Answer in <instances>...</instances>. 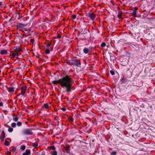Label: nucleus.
I'll return each instance as SVG.
<instances>
[{"instance_id":"nucleus-22","label":"nucleus","mask_w":155,"mask_h":155,"mask_svg":"<svg viewBox=\"0 0 155 155\" xmlns=\"http://www.w3.org/2000/svg\"><path fill=\"white\" fill-rule=\"evenodd\" d=\"M45 52L46 54H48L50 53V51L48 48L46 49L45 51Z\"/></svg>"},{"instance_id":"nucleus-14","label":"nucleus","mask_w":155,"mask_h":155,"mask_svg":"<svg viewBox=\"0 0 155 155\" xmlns=\"http://www.w3.org/2000/svg\"><path fill=\"white\" fill-rule=\"evenodd\" d=\"M14 88L13 87H10L8 88V91L9 92H12L14 91Z\"/></svg>"},{"instance_id":"nucleus-13","label":"nucleus","mask_w":155,"mask_h":155,"mask_svg":"<svg viewBox=\"0 0 155 155\" xmlns=\"http://www.w3.org/2000/svg\"><path fill=\"white\" fill-rule=\"evenodd\" d=\"M33 147L35 148H37L38 147V143L37 142H36L33 144Z\"/></svg>"},{"instance_id":"nucleus-32","label":"nucleus","mask_w":155,"mask_h":155,"mask_svg":"<svg viewBox=\"0 0 155 155\" xmlns=\"http://www.w3.org/2000/svg\"><path fill=\"white\" fill-rule=\"evenodd\" d=\"M24 29V30L23 31V32H24V31H28V32L30 31L29 30L27 29L26 28H24V29Z\"/></svg>"},{"instance_id":"nucleus-20","label":"nucleus","mask_w":155,"mask_h":155,"mask_svg":"<svg viewBox=\"0 0 155 155\" xmlns=\"http://www.w3.org/2000/svg\"><path fill=\"white\" fill-rule=\"evenodd\" d=\"M13 129L11 127L9 126V128L8 129V130L9 132H12L13 131Z\"/></svg>"},{"instance_id":"nucleus-30","label":"nucleus","mask_w":155,"mask_h":155,"mask_svg":"<svg viewBox=\"0 0 155 155\" xmlns=\"http://www.w3.org/2000/svg\"><path fill=\"white\" fill-rule=\"evenodd\" d=\"M110 74L112 75H114L115 74V73L114 71L112 70H111L110 71Z\"/></svg>"},{"instance_id":"nucleus-12","label":"nucleus","mask_w":155,"mask_h":155,"mask_svg":"<svg viewBox=\"0 0 155 155\" xmlns=\"http://www.w3.org/2000/svg\"><path fill=\"white\" fill-rule=\"evenodd\" d=\"M13 120L15 122H17L18 120V117L16 115H15L13 118Z\"/></svg>"},{"instance_id":"nucleus-18","label":"nucleus","mask_w":155,"mask_h":155,"mask_svg":"<svg viewBox=\"0 0 155 155\" xmlns=\"http://www.w3.org/2000/svg\"><path fill=\"white\" fill-rule=\"evenodd\" d=\"M13 147V148L12 150V151L15 154L16 153L17 151L16 150V148H15L14 147Z\"/></svg>"},{"instance_id":"nucleus-46","label":"nucleus","mask_w":155,"mask_h":155,"mask_svg":"<svg viewBox=\"0 0 155 155\" xmlns=\"http://www.w3.org/2000/svg\"><path fill=\"white\" fill-rule=\"evenodd\" d=\"M57 118H58V117H55V120H57Z\"/></svg>"},{"instance_id":"nucleus-48","label":"nucleus","mask_w":155,"mask_h":155,"mask_svg":"<svg viewBox=\"0 0 155 155\" xmlns=\"http://www.w3.org/2000/svg\"><path fill=\"white\" fill-rule=\"evenodd\" d=\"M1 70H0V73L1 72Z\"/></svg>"},{"instance_id":"nucleus-3","label":"nucleus","mask_w":155,"mask_h":155,"mask_svg":"<svg viewBox=\"0 0 155 155\" xmlns=\"http://www.w3.org/2000/svg\"><path fill=\"white\" fill-rule=\"evenodd\" d=\"M72 64L74 65H75L78 67H80L81 65V63L78 61L77 59H75L74 60H72Z\"/></svg>"},{"instance_id":"nucleus-35","label":"nucleus","mask_w":155,"mask_h":155,"mask_svg":"<svg viewBox=\"0 0 155 155\" xmlns=\"http://www.w3.org/2000/svg\"><path fill=\"white\" fill-rule=\"evenodd\" d=\"M3 4L4 3L2 2H0V8H1L2 7V6Z\"/></svg>"},{"instance_id":"nucleus-45","label":"nucleus","mask_w":155,"mask_h":155,"mask_svg":"<svg viewBox=\"0 0 155 155\" xmlns=\"http://www.w3.org/2000/svg\"><path fill=\"white\" fill-rule=\"evenodd\" d=\"M69 150H67V153H69Z\"/></svg>"},{"instance_id":"nucleus-26","label":"nucleus","mask_w":155,"mask_h":155,"mask_svg":"<svg viewBox=\"0 0 155 155\" xmlns=\"http://www.w3.org/2000/svg\"><path fill=\"white\" fill-rule=\"evenodd\" d=\"M106 44L105 42H103L101 45V47H103L106 46Z\"/></svg>"},{"instance_id":"nucleus-5","label":"nucleus","mask_w":155,"mask_h":155,"mask_svg":"<svg viewBox=\"0 0 155 155\" xmlns=\"http://www.w3.org/2000/svg\"><path fill=\"white\" fill-rule=\"evenodd\" d=\"M26 89V87L25 86H22L21 88V94L22 95H24Z\"/></svg>"},{"instance_id":"nucleus-6","label":"nucleus","mask_w":155,"mask_h":155,"mask_svg":"<svg viewBox=\"0 0 155 155\" xmlns=\"http://www.w3.org/2000/svg\"><path fill=\"white\" fill-rule=\"evenodd\" d=\"M88 16L93 21H94L95 19V15L94 13H89L88 14Z\"/></svg>"},{"instance_id":"nucleus-44","label":"nucleus","mask_w":155,"mask_h":155,"mask_svg":"<svg viewBox=\"0 0 155 155\" xmlns=\"http://www.w3.org/2000/svg\"><path fill=\"white\" fill-rule=\"evenodd\" d=\"M153 2H154V5L155 6V0H154Z\"/></svg>"},{"instance_id":"nucleus-43","label":"nucleus","mask_w":155,"mask_h":155,"mask_svg":"<svg viewBox=\"0 0 155 155\" xmlns=\"http://www.w3.org/2000/svg\"><path fill=\"white\" fill-rule=\"evenodd\" d=\"M25 36V35H22V36H21V38H23Z\"/></svg>"},{"instance_id":"nucleus-42","label":"nucleus","mask_w":155,"mask_h":155,"mask_svg":"<svg viewBox=\"0 0 155 155\" xmlns=\"http://www.w3.org/2000/svg\"><path fill=\"white\" fill-rule=\"evenodd\" d=\"M18 51H20L21 50V49L20 48H18Z\"/></svg>"},{"instance_id":"nucleus-36","label":"nucleus","mask_w":155,"mask_h":155,"mask_svg":"<svg viewBox=\"0 0 155 155\" xmlns=\"http://www.w3.org/2000/svg\"><path fill=\"white\" fill-rule=\"evenodd\" d=\"M61 36L59 34L57 35V38H61Z\"/></svg>"},{"instance_id":"nucleus-40","label":"nucleus","mask_w":155,"mask_h":155,"mask_svg":"<svg viewBox=\"0 0 155 155\" xmlns=\"http://www.w3.org/2000/svg\"><path fill=\"white\" fill-rule=\"evenodd\" d=\"M3 105V103L2 102H0V107L2 106Z\"/></svg>"},{"instance_id":"nucleus-31","label":"nucleus","mask_w":155,"mask_h":155,"mask_svg":"<svg viewBox=\"0 0 155 155\" xmlns=\"http://www.w3.org/2000/svg\"><path fill=\"white\" fill-rule=\"evenodd\" d=\"M52 155H57V153L56 151H54L52 154Z\"/></svg>"},{"instance_id":"nucleus-25","label":"nucleus","mask_w":155,"mask_h":155,"mask_svg":"<svg viewBox=\"0 0 155 155\" xmlns=\"http://www.w3.org/2000/svg\"><path fill=\"white\" fill-rule=\"evenodd\" d=\"M117 152L116 151H114L111 153L110 154L111 155H116Z\"/></svg>"},{"instance_id":"nucleus-9","label":"nucleus","mask_w":155,"mask_h":155,"mask_svg":"<svg viewBox=\"0 0 155 155\" xmlns=\"http://www.w3.org/2000/svg\"><path fill=\"white\" fill-rule=\"evenodd\" d=\"M138 8L137 7H135L134 8V9L133 11V12L132 13V14L133 16H135L136 15V12Z\"/></svg>"},{"instance_id":"nucleus-37","label":"nucleus","mask_w":155,"mask_h":155,"mask_svg":"<svg viewBox=\"0 0 155 155\" xmlns=\"http://www.w3.org/2000/svg\"><path fill=\"white\" fill-rule=\"evenodd\" d=\"M18 48H16L15 49V51H14V52H15L18 53Z\"/></svg>"},{"instance_id":"nucleus-27","label":"nucleus","mask_w":155,"mask_h":155,"mask_svg":"<svg viewBox=\"0 0 155 155\" xmlns=\"http://www.w3.org/2000/svg\"><path fill=\"white\" fill-rule=\"evenodd\" d=\"M72 60H69L67 62V63L68 64H72V63H71L72 62Z\"/></svg>"},{"instance_id":"nucleus-19","label":"nucleus","mask_w":155,"mask_h":155,"mask_svg":"<svg viewBox=\"0 0 155 155\" xmlns=\"http://www.w3.org/2000/svg\"><path fill=\"white\" fill-rule=\"evenodd\" d=\"M68 120L70 122H72L74 121V119L72 117H70L68 118Z\"/></svg>"},{"instance_id":"nucleus-38","label":"nucleus","mask_w":155,"mask_h":155,"mask_svg":"<svg viewBox=\"0 0 155 155\" xmlns=\"http://www.w3.org/2000/svg\"><path fill=\"white\" fill-rule=\"evenodd\" d=\"M36 56L37 58H39L40 57V55L39 54H38L37 55H36Z\"/></svg>"},{"instance_id":"nucleus-47","label":"nucleus","mask_w":155,"mask_h":155,"mask_svg":"<svg viewBox=\"0 0 155 155\" xmlns=\"http://www.w3.org/2000/svg\"><path fill=\"white\" fill-rule=\"evenodd\" d=\"M8 153H9V154H10V152H8Z\"/></svg>"},{"instance_id":"nucleus-11","label":"nucleus","mask_w":155,"mask_h":155,"mask_svg":"<svg viewBox=\"0 0 155 155\" xmlns=\"http://www.w3.org/2000/svg\"><path fill=\"white\" fill-rule=\"evenodd\" d=\"M30 154V151L29 150H27L25 152L23 153L22 155H29Z\"/></svg>"},{"instance_id":"nucleus-2","label":"nucleus","mask_w":155,"mask_h":155,"mask_svg":"<svg viewBox=\"0 0 155 155\" xmlns=\"http://www.w3.org/2000/svg\"><path fill=\"white\" fill-rule=\"evenodd\" d=\"M22 133L25 135H32L33 134V132L31 129H25L23 130Z\"/></svg>"},{"instance_id":"nucleus-41","label":"nucleus","mask_w":155,"mask_h":155,"mask_svg":"<svg viewBox=\"0 0 155 155\" xmlns=\"http://www.w3.org/2000/svg\"><path fill=\"white\" fill-rule=\"evenodd\" d=\"M34 41V40L33 39H31V43H33Z\"/></svg>"},{"instance_id":"nucleus-24","label":"nucleus","mask_w":155,"mask_h":155,"mask_svg":"<svg viewBox=\"0 0 155 155\" xmlns=\"http://www.w3.org/2000/svg\"><path fill=\"white\" fill-rule=\"evenodd\" d=\"M17 124L18 126L20 127L21 126L22 123L20 122H18Z\"/></svg>"},{"instance_id":"nucleus-16","label":"nucleus","mask_w":155,"mask_h":155,"mask_svg":"<svg viewBox=\"0 0 155 155\" xmlns=\"http://www.w3.org/2000/svg\"><path fill=\"white\" fill-rule=\"evenodd\" d=\"M118 17L119 19H120L121 18V16L122 14V12H118Z\"/></svg>"},{"instance_id":"nucleus-21","label":"nucleus","mask_w":155,"mask_h":155,"mask_svg":"<svg viewBox=\"0 0 155 155\" xmlns=\"http://www.w3.org/2000/svg\"><path fill=\"white\" fill-rule=\"evenodd\" d=\"M5 146H8L9 145V143L8 141L5 140Z\"/></svg>"},{"instance_id":"nucleus-15","label":"nucleus","mask_w":155,"mask_h":155,"mask_svg":"<svg viewBox=\"0 0 155 155\" xmlns=\"http://www.w3.org/2000/svg\"><path fill=\"white\" fill-rule=\"evenodd\" d=\"M89 51V50L87 48H84L83 50V52L85 54L87 53Z\"/></svg>"},{"instance_id":"nucleus-1","label":"nucleus","mask_w":155,"mask_h":155,"mask_svg":"<svg viewBox=\"0 0 155 155\" xmlns=\"http://www.w3.org/2000/svg\"><path fill=\"white\" fill-rule=\"evenodd\" d=\"M72 79L69 76L66 75L58 80H54L52 83L54 84H60L61 87L66 89V91L68 93L71 92L72 87Z\"/></svg>"},{"instance_id":"nucleus-28","label":"nucleus","mask_w":155,"mask_h":155,"mask_svg":"<svg viewBox=\"0 0 155 155\" xmlns=\"http://www.w3.org/2000/svg\"><path fill=\"white\" fill-rule=\"evenodd\" d=\"M50 149L52 150H54L56 148L54 146H52L51 147Z\"/></svg>"},{"instance_id":"nucleus-10","label":"nucleus","mask_w":155,"mask_h":155,"mask_svg":"<svg viewBox=\"0 0 155 155\" xmlns=\"http://www.w3.org/2000/svg\"><path fill=\"white\" fill-rule=\"evenodd\" d=\"M8 53L7 51L6 50H2L0 52V54L2 55L6 54Z\"/></svg>"},{"instance_id":"nucleus-39","label":"nucleus","mask_w":155,"mask_h":155,"mask_svg":"<svg viewBox=\"0 0 155 155\" xmlns=\"http://www.w3.org/2000/svg\"><path fill=\"white\" fill-rule=\"evenodd\" d=\"M61 109L63 111H65L66 110V108H62Z\"/></svg>"},{"instance_id":"nucleus-33","label":"nucleus","mask_w":155,"mask_h":155,"mask_svg":"<svg viewBox=\"0 0 155 155\" xmlns=\"http://www.w3.org/2000/svg\"><path fill=\"white\" fill-rule=\"evenodd\" d=\"M51 42H50L47 45V46L48 48H49L51 46Z\"/></svg>"},{"instance_id":"nucleus-23","label":"nucleus","mask_w":155,"mask_h":155,"mask_svg":"<svg viewBox=\"0 0 155 155\" xmlns=\"http://www.w3.org/2000/svg\"><path fill=\"white\" fill-rule=\"evenodd\" d=\"M16 124L15 123H13L11 124V126L13 128L16 127Z\"/></svg>"},{"instance_id":"nucleus-4","label":"nucleus","mask_w":155,"mask_h":155,"mask_svg":"<svg viewBox=\"0 0 155 155\" xmlns=\"http://www.w3.org/2000/svg\"><path fill=\"white\" fill-rule=\"evenodd\" d=\"M18 56L19 54L18 53L15 52H12V53H11L10 54V56L11 57V58H15L16 57V58L18 59L19 58L18 57Z\"/></svg>"},{"instance_id":"nucleus-17","label":"nucleus","mask_w":155,"mask_h":155,"mask_svg":"<svg viewBox=\"0 0 155 155\" xmlns=\"http://www.w3.org/2000/svg\"><path fill=\"white\" fill-rule=\"evenodd\" d=\"M25 148V146L24 145H22L21 146L20 149L21 150H24Z\"/></svg>"},{"instance_id":"nucleus-7","label":"nucleus","mask_w":155,"mask_h":155,"mask_svg":"<svg viewBox=\"0 0 155 155\" xmlns=\"http://www.w3.org/2000/svg\"><path fill=\"white\" fill-rule=\"evenodd\" d=\"M26 26V25L22 24L21 23H18L17 25V27L18 29H20L21 28L25 27Z\"/></svg>"},{"instance_id":"nucleus-29","label":"nucleus","mask_w":155,"mask_h":155,"mask_svg":"<svg viewBox=\"0 0 155 155\" xmlns=\"http://www.w3.org/2000/svg\"><path fill=\"white\" fill-rule=\"evenodd\" d=\"M44 106L45 108H48V107L49 106L47 104H44Z\"/></svg>"},{"instance_id":"nucleus-34","label":"nucleus","mask_w":155,"mask_h":155,"mask_svg":"<svg viewBox=\"0 0 155 155\" xmlns=\"http://www.w3.org/2000/svg\"><path fill=\"white\" fill-rule=\"evenodd\" d=\"M72 18L73 19H75L76 18V16L75 15H73L72 16Z\"/></svg>"},{"instance_id":"nucleus-8","label":"nucleus","mask_w":155,"mask_h":155,"mask_svg":"<svg viewBox=\"0 0 155 155\" xmlns=\"http://www.w3.org/2000/svg\"><path fill=\"white\" fill-rule=\"evenodd\" d=\"M5 137V134L4 130H2V132L0 136V138L2 140V141H3L4 139V138Z\"/></svg>"}]
</instances>
